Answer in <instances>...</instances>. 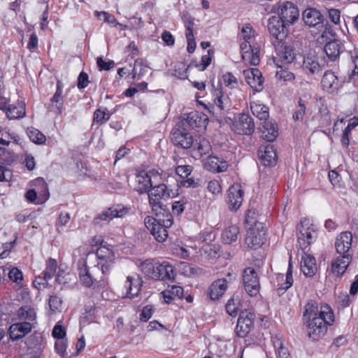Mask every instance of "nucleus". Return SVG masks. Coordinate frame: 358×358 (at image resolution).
Returning <instances> with one entry per match:
<instances>
[{"mask_svg":"<svg viewBox=\"0 0 358 358\" xmlns=\"http://www.w3.org/2000/svg\"><path fill=\"white\" fill-rule=\"evenodd\" d=\"M303 320L308 324V336L318 341L326 334L327 326L332 324L334 317L329 305L322 304L319 308L315 301L310 300L305 306Z\"/></svg>","mask_w":358,"mask_h":358,"instance_id":"f257e3e1","label":"nucleus"},{"mask_svg":"<svg viewBox=\"0 0 358 358\" xmlns=\"http://www.w3.org/2000/svg\"><path fill=\"white\" fill-rule=\"evenodd\" d=\"M155 217L148 215L144 219V224L148 230L158 242H164L168 237L167 229L173 224V217L170 211H165Z\"/></svg>","mask_w":358,"mask_h":358,"instance_id":"f03ea898","label":"nucleus"},{"mask_svg":"<svg viewBox=\"0 0 358 358\" xmlns=\"http://www.w3.org/2000/svg\"><path fill=\"white\" fill-rule=\"evenodd\" d=\"M241 37L244 40L240 46L243 60L251 65H258L260 61L259 48L252 44L255 31L250 24H243L241 28Z\"/></svg>","mask_w":358,"mask_h":358,"instance_id":"7ed1b4c3","label":"nucleus"},{"mask_svg":"<svg viewBox=\"0 0 358 358\" xmlns=\"http://www.w3.org/2000/svg\"><path fill=\"white\" fill-rule=\"evenodd\" d=\"M149 203L154 214L159 215L161 213L169 211L163 201H166L173 194L171 189H169L164 183L152 186L148 191Z\"/></svg>","mask_w":358,"mask_h":358,"instance_id":"20e7f679","label":"nucleus"},{"mask_svg":"<svg viewBox=\"0 0 358 358\" xmlns=\"http://www.w3.org/2000/svg\"><path fill=\"white\" fill-rule=\"evenodd\" d=\"M276 55L273 57V62L278 67L292 63L296 58V52L293 44L287 39L273 43Z\"/></svg>","mask_w":358,"mask_h":358,"instance_id":"39448f33","label":"nucleus"},{"mask_svg":"<svg viewBox=\"0 0 358 358\" xmlns=\"http://www.w3.org/2000/svg\"><path fill=\"white\" fill-rule=\"evenodd\" d=\"M298 243L302 249L306 248L317 238L315 227L307 218L302 220L296 227Z\"/></svg>","mask_w":358,"mask_h":358,"instance_id":"423d86ee","label":"nucleus"},{"mask_svg":"<svg viewBox=\"0 0 358 358\" xmlns=\"http://www.w3.org/2000/svg\"><path fill=\"white\" fill-rule=\"evenodd\" d=\"M243 283L245 292L250 296H257L260 290L259 278L255 269L248 267L243 272Z\"/></svg>","mask_w":358,"mask_h":358,"instance_id":"0eeeda50","label":"nucleus"},{"mask_svg":"<svg viewBox=\"0 0 358 358\" xmlns=\"http://www.w3.org/2000/svg\"><path fill=\"white\" fill-rule=\"evenodd\" d=\"M255 123L252 118L248 114H238L233 120L231 129L240 135H251L255 131Z\"/></svg>","mask_w":358,"mask_h":358,"instance_id":"6e6552de","label":"nucleus"},{"mask_svg":"<svg viewBox=\"0 0 358 358\" xmlns=\"http://www.w3.org/2000/svg\"><path fill=\"white\" fill-rule=\"evenodd\" d=\"M96 257L99 262L94 269H101L103 275L108 274L114 264V252L106 246H101L96 250Z\"/></svg>","mask_w":358,"mask_h":358,"instance_id":"1a4fd4ad","label":"nucleus"},{"mask_svg":"<svg viewBox=\"0 0 358 358\" xmlns=\"http://www.w3.org/2000/svg\"><path fill=\"white\" fill-rule=\"evenodd\" d=\"M324 66L323 59L314 51H310L303 56L302 69L306 74H319Z\"/></svg>","mask_w":358,"mask_h":358,"instance_id":"9d476101","label":"nucleus"},{"mask_svg":"<svg viewBox=\"0 0 358 358\" xmlns=\"http://www.w3.org/2000/svg\"><path fill=\"white\" fill-rule=\"evenodd\" d=\"M171 140L175 145L183 149L189 148L194 142L193 137L187 128L182 124L178 125L171 131Z\"/></svg>","mask_w":358,"mask_h":358,"instance_id":"9b49d317","label":"nucleus"},{"mask_svg":"<svg viewBox=\"0 0 358 358\" xmlns=\"http://www.w3.org/2000/svg\"><path fill=\"white\" fill-rule=\"evenodd\" d=\"M266 231L260 224H255L249 229L245 238V243L251 249L259 248L266 240Z\"/></svg>","mask_w":358,"mask_h":358,"instance_id":"f8f14e48","label":"nucleus"},{"mask_svg":"<svg viewBox=\"0 0 358 358\" xmlns=\"http://www.w3.org/2000/svg\"><path fill=\"white\" fill-rule=\"evenodd\" d=\"M280 20L289 25L298 20L299 11L298 8L292 2L285 1L278 3Z\"/></svg>","mask_w":358,"mask_h":358,"instance_id":"ddd939ff","label":"nucleus"},{"mask_svg":"<svg viewBox=\"0 0 358 358\" xmlns=\"http://www.w3.org/2000/svg\"><path fill=\"white\" fill-rule=\"evenodd\" d=\"M287 24L280 20L278 17H273L269 19L267 27L270 34L274 38V41L272 42L273 43L287 39Z\"/></svg>","mask_w":358,"mask_h":358,"instance_id":"4468645a","label":"nucleus"},{"mask_svg":"<svg viewBox=\"0 0 358 358\" xmlns=\"http://www.w3.org/2000/svg\"><path fill=\"white\" fill-rule=\"evenodd\" d=\"M255 315L251 311L245 310L238 317L236 331L239 337L245 336L253 327Z\"/></svg>","mask_w":358,"mask_h":358,"instance_id":"2eb2a0df","label":"nucleus"},{"mask_svg":"<svg viewBox=\"0 0 358 358\" xmlns=\"http://www.w3.org/2000/svg\"><path fill=\"white\" fill-rule=\"evenodd\" d=\"M344 78L336 76L331 71H327L322 78V86L329 93L337 92L344 84Z\"/></svg>","mask_w":358,"mask_h":358,"instance_id":"dca6fc26","label":"nucleus"},{"mask_svg":"<svg viewBox=\"0 0 358 358\" xmlns=\"http://www.w3.org/2000/svg\"><path fill=\"white\" fill-rule=\"evenodd\" d=\"M33 185L37 188L28 190L25 194L26 199L29 202H34L37 199V194L39 193L42 196L40 202L45 201L49 198V192L47 183L41 178H38L33 181Z\"/></svg>","mask_w":358,"mask_h":358,"instance_id":"f3484780","label":"nucleus"},{"mask_svg":"<svg viewBox=\"0 0 358 358\" xmlns=\"http://www.w3.org/2000/svg\"><path fill=\"white\" fill-rule=\"evenodd\" d=\"M129 212V208L122 204L114 205L103 211L95 219V224H99L100 221H110L113 218L123 217Z\"/></svg>","mask_w":358,"mask_h":358,"instance_id":"a211bd4d","label":"nucleus"},{"mask_svg":"<svg viewBox=\"0 0 358 358\" xmlns=\"http://www.w3.org/2000/svg\"><path fill=\"white\" fill-rule=\"evenodd\" d=\"M243 191L241 186L234 184L227 191V202L230 210H237L242 204L243 200Z\"/></svg>","mask_w":358,"mask_h":358,"instance_id":"6ab92c4d","label":"nucleus"},{"mask_svg":"<svg viewBox=\"0 0 358 358\" xmlns=\"http://www.w3.org/2000/svg\"><path fill=\"white\" fill-rule=\"evenodd\" d=\"M33 328V324L29 322H16L10 326L8 334L12 341H17L30 333Z\"/></svg>","mask_w":358,"mask_h":358,"instance_id":"aec40b11","label":"nucleus"},{"mask_svg":"<svg viewBox=\"0 0 358 358\" xmlns=\"http://www.w3.org/2000/svg\"><path fill=\"white\" fill-rule=\"evenodd\" d=\"M243 75L248 84L255 91L261 92L263 89L264 78L261 71L257 68L244 70Z\"/></svg>","mask_w":358,"mask_h":358,"instance_id":"412c9836","label":"nucleus"},{"mask_svg":"<svg viewBox=\"0 0 358 358\" xmlns=\"http://www.w3.org/2000/svg\"><path fill=\"white\" fill-rule=\"evenodd\" d=\"M259 158L264 166H273L277 162V153L273 145L261 146L258 150Z\"/></svg>","mask_w":358,"mask_h":358,"instance_id":"4be33fe9","label":"nucleus"},{"mask_svg":"<svg viewBox=\"0 0 358 358\" xmlns=\"http://www.w3.org/2000/svg\"><path fill=\"white\" fill-rule=\"evenodd\" d=\"M62 84L60 80L57 82V90L52 97L50 99V103L48 105L47 108L50 112L55 114L60 115L62 113L64 97L62 96Z\"/></svg>","mask_w":358,"mask_h":358,"instance_id":"5701e85b","label":"nucleus"},{"mask_svg":"<svg viewBox=\"0 0 358 358\" xmlns=\"http://www.w3.org/2000/svg\"><path fill=\"white\" fill-rule=\"evenodd\" d=\"M142 283V279L138 275L127 276L124 285L127 297L134 299L141 292Z\"/></svg>","mask_w":358,"mask_h":358,"instance_id":"b1692460","label":"nucleus"},{"mask_svg":"<svg viewBox=\"0 0 358 358\" xmlns=\"http://www.w3.org/2000/svg\"><path fill=\"white\" fill-rule=\"evenodd\" d=\"M303 20L308 26L318 28L322 26L324 17L317 9L308 8L303 12Z\"/></svg>","mask_w":358,"mask_h":358,"instance_id":"393cba45","label":"nucleus"},{"mask_svg":"<svg viewBox=\"0 0 358 358\" xmlns=\"http://www.w3.org/2000/svg\"><path fill=\"white\" fill-rule=\"evenodd\" d=\"M352 235L351 232L344 231L340 234L335 242L336 252L341 255H350Z\"/></svg>","mask_w":358,"mask_h":358,"instance_id":"a878e982","label":"nucleus"},{"mask_svg":"<svg viewBox=\"0 0 358 358\" xmlns=\"http://www.w3.org/2000/svg\"><path fill=\"white\" fill-rule=\"evenodd\" d=\"M208 121V119L205 115L198 112H192L181 124L186 128L189 127L192 129H201L206 127Z\"/></svg>","mask_w":358,"mask_h":358,"instance_id":"bb28decb","label":"nucleus"},{"mask_svg":"<svg viewBox=\"0 0 358 358\" xmlns=\"http://www.w3.org/2000/svg\"><path fill=\"white\" fill-rule=\"evenodd\" d=\"M176 277V271L172 265L166 262L158 264L156 267L153 280H173Z\"/></svg>","mask_w":358,"mask_h":358,"instance_id":"cd10ccee","label":"nucleus"},{"mask_svg":"<svg viewBox=\"0 0 358 358\" xmlns=\"http://www.w3.org/2000/svg\"><path fill=\"white\" fill-rule=\"evenodd\" d=\"M351 261V255H340L331 262V272L337 277L341 276L345 272Z\"/></svg>","mask_w":358,"mask_h":358,"instance_id":"c85d7f7f","label":"nucleus"},{"mask_svg":"<svg viewBox=\"0 0 358 358\" xmlns=\"http://www.w3.org/2000/svg\"><path fill=\"white\" fill-rule=\"evenodd\" d=\"M203 166L206 169L220 173L225 171L228 168V162L222 159H220L215 156H209L204 162Z\"/></svg>","mask_w":358,"mask_h":358,"instance_id":"c756f323","label":"nucleus"},{"mask_svg":"<svg viewBox=\"0 0 358 358\" xmlns=\"http://www.w3.org/2000/svg\"><path fill=\"white\" fill-rule=\"evenodd\" d=\"M261 124L262 126V137L268 142L273 141L278 135L275 122L268 118L265 121L262 122Z\"/></svg>","mask_w":358,"mask_h":358,"instance_id":"7c9ffc66","label":"nucleus"},{"mask_svg":"<svg viewBox=\"0 0 358 358\" xmlns=\"http://www.w3.org/2000/svg\"><path fill=\"white\" fill-rule=\"evenodd\" d=\"M228 287V282L225 278L215 280L208 289V294L212 300H217L222 296Z\"/></svg>","mask_w":358,"mask_h":358,"instance_id":"2f4dec72","label":"nucleus"},{"mask_svg":"<svg viewBox=\"0 0 358 358\" xmlns=\"http://www.w3.org/2000/svg\"><path fill=\"white\" fill-rule=\"evenodd\" d=\"M301 270L306 276H313L317 271L315 257L310 255L304 253L301 259Z\"/></svg>","mask_w":358,"mask_h":358,"instance_id":"473e14b6","label":"nucleus"},{"mask_svg":"<svg viewBox=\"0 0 358 358\" xmlns=\"http://www.w3.org/2000/svg\"><path fill=\"white\" fill-rule=\"evenodd\" d=\"M3 111L10 120L20 119L25 115V105L22 102L17 103V104H10L7 101V103H5Z\"/></svg>","mask_w":358,"mask_h":358,"instance_id":"72a5a7b5","label":"nucleus"},{"mask_svg":"<svg viewBox=\"0 0 358 358\" xmlns=\"http://www.w3.org/2000/svg\"><path fill=\"white\" fill-rule=\"evenodd\" d=\"M135 190L139 194L148 193L152 187L151 178L145 171H141L136 176Z\"/></svg>","mask_w":358,"mask_h":358,"instance_id":"f704fd0d","label":"nucleus"},{"mask_svg":"<svg viewBox=\"0 0 358 358\" xmlns=\"http://www.w3.org/2000/svg\"><path fill=\"white\" fill-rule=\"evenodd\" d=\"M342 43L336 39H332L326 43L324 52L331 61H335L343 51Z\"/></svg>","mask_w":358,"mask_h":358,"instance_id":"c9c22d12","label":"nucleus"},{"mask_svg":"<svg viewBox=\"0 0 358 358\" xmlns=\"http://www.w3.org/2000/svg\"><path fill=\"white\" fill-rule=\"evenodd\" d=\"M193 26L194 22L191 17H188L185 20V36L187 41V50L189 53L194 52L196 46L193 34Z\"/></svg>","mask_w":358,"mask_h":358,"instance_id":"e433bc0d","label":"nucleus"},{"mask_svg":"<svg viewBox=\"0 0 358 358\" xmlns=\"http://www.w3.org/2000/svg\"><path fill=\"white\" fill-rule=\"evenodd\" d=\"M214 98V104L213 106H210L212 108L213 113L215 112H221L227 108L228 104V97L224 96L222 90L220 89L215 90L213 92Z\"/></svg>","mask_w":358,"mask_h":358,"instance_id":"4c0bfd02","label":"nucleus"},{"mask_svg":"<svg viewBox=\"0 0 358 358\" xmlns=\"http://www.w3.org/2000/svg\"><path fill=\"white\" fill-rule=\"evenodd\" d=\"M250 109L252 114L262 122L269 117L268 108L259 101L250 103Z\"/></svg>","mask_w":358,"mask_h":358,"instance_id":"58836bf2","label":"nucleus"},{"mask_svg":"<svg viewBox=\"0 0 358 358\" xmlns=\"http://www.w3.org/2000/svg\"><path fill=\"white\" fill-rule=\"evenodd\" d=\"M162 294L165 303H170L176 297L182 298L183 288L177 285L168 286L167 289L162 292Z\"/></svg>","mask_w":358,"mask_h":358,"instance_id":"ea45409f","label":"nucleus"},{"mask_svg":"<svg viewBox=\"0 0 358 358\" xmlns=\"http://www.w3.org/2000/svg\"><path fill=\"white\" fill-rule=\"evenodd\" d=\"M17 315L18 319L22 320V322H29V324H33L36 320V313L35 310L29 306L20 308L17 310Z\"/></svg>","mask_w":358,"mask_h":358,"instance_id":"a19ab883","label":"nucleus"},{"mask_svg":"<svg viewBox=\"0 0 358 358\" xmlns=\"http://www.w3.org/2000/svg\"><path fill=\"white\" fill-rule=\"evenodd\" d=\"M239 228L236 225H231L223 231L222 238L225 244H231L237 240Z\"/></svg>","mask_w":358,"mask_h":358,"instance_id":"79ce46f5","label":"nucleus"},{"mask_svg":"<svg viewBox=\"0 0 358 358\" xmlns=\"http://www.w3.org/2000/svg\"><path fill=\"white\" fill-rule=\"evenodd\" d=\"M149 66L144 63L143 59H137L134 62V66L132 71V78L139 80L143 77L148 71Z\"/></svg>","mask_w":358,"mask_h":358,"instance_id":"37998d69","label":"nucleus"},{"mask_svg":"<svg viewBox=\"0 0 358 358\" xmlns=\"http://www.w3.org/2000/svg\"><path fill=\"white\" fill-rule=\"evenodd\" d=\"M27 134L29 138L35 144L42 145L46 141L45 136L35 127H28L27 129Z\"/></svg>","mask_w":358,"mask_h":358,"instance_id":"c03bdc74","label":"nucleus"},{"mask_svg":"<svg viewBox=\"0 0 358 358\" xmlns=\"http://www.w3.org/2000/svg\"><path fill=\"white\" fill-rule=\"evenodd\" d=\"M157 265L152 259H146L140 264L139 268L146 277L154 279Z\"/></svg>","mask_w":358,"mask_h":358,"instance_id":"a18cd8bd","label":"nucleus"},{"mask_svg":"<svg viewBox=\"0 0 358 358\" xmlns=\"http://www.w3.org/2000/svg\"><path fill=\"white\" fill-rule=\"evenodd\" d=\"M358 125V117H352L348 122L347 127L343 131L341 138V144L343 147L348 148L350 144V135L351 130Z\"/></svg>","mask_w":358,"mask_h":358,"instance_id":"49530a36","label":"nucleus"},{"mask_svg":"<svg viewBox=\"0 0 358 358\" xmlns=\"http://www.w3.org/2000/svg\"><path fill=\"white\" fill-rule=\"evenodd\" d=\"M220 83L231 90L236 89L238 87V78L230 72H226L222 76Z\"/></svg>","mask_w":358,"mask_h":358,"instance_id":"de8ad7c7","label":"nucleus"},{"mask_svg":"<svg viewBox=\"0 0 358 358\" xmlns=\"http://www.w3.org/2000/svg\"><path fill=\"white\" fill-rule=\"evenodd\" d=\"M173 159L178 164V166L176 168V173L181 178H187L188 176H189L192 171V166L189 165L182 164V159L178 158L177 157H173Z\"/></svg>","mask_w":358,"mask_h":358,"instance_id":"09e8293b","label":"nucleus"},{"mask_svg":"<svg viewBox=\"0 0 358 358\" xmlns=\"http://www.w3.org/2000/svg\"><path fill=\"white\" fill-rule=\"evenodd\" d=\"M180 271L185 276L191 277L201 273V269L194 267L192 264L187 262H182L180 264Z\"/></svg>","mask_w":358,"mask_h":358,"instance_id":"8fccbe9b","label":"nucleus"},{"mask_svg":"<svg viewBox=\"0 0 358 358\" xmlns=\"http://www.w3.org/2000/svg\"><path fill=\"white\" fill-rule=\"evenodd\" d=\"M293 284V277H292V265L291 262V259L289 262L288 268L286 273V279L285 282L282 283L279 287H278V292H282V293H284L286 290H287L289 287H292Z\"/></svg>","mask_w":358,"mask_h":358,"instance_id":"3c124183","label":"nucleus"},{"mask_svg":"<svg viewBox=\"0 0 358 358\" xmlns=\"http://www.w3.org/2000/svg\"><path fill=\"white\" fill-rule=\"evenodd\" d=\"M280 68V70H278L275 73V77L278 80H281L284 83L294 80L295 76L292 72L283 69L282 66Z\"/></svg>","mask_w":358,"mask_h":358,"instance_id":"603ef678","label":"nucleus"},{"mask_svg":"<svg viewBox=\"0 0 358 358\" xmlns=\"http://www.w3.org/2000/svg\"><path fill=\"white\" fill-rule=\"evenodd\" d=\"M57 268V261L52 258H49L46 262L45 269L42 274L45 275L46 278H50L51 280L56 273Z\"/></svg>","mask_w":358,"mask_h":358,"instance_id":"864d4df0","label":"nucleus"},{"mask_svg":"<svg viewBox=\"0 0 358 358\" xmlns=\"http://www.w3.org/2000/svg\"><path fill=\"white\" fill-rule=\"evenodd\" d=\"M306 104L301 98H299L298 101V106L296 110L293 113V119L294 120H301L306 113Z\"/></svg>","mask_w":358,"mask_h":358,"instance_id":"5fc2aeb1","label":"nucleus"},{"mask_svg":"<svg viewBox=\"0 0 358 358\" xmlns=\"http://www.w3.org/2000/svg\"><path fill=\"white\" fill-rule=\"evenodd\" d=\"M197 144L198 145L196 149L200 155H207L211 150L210 142L204 138H200L199 142Z\"/></svg>","mask_w":358,"mask_h":358,"instance_id":"6e6d98bb","label":"nucleus"},{"mask_svg":"<svg viewBox=\"0 0 358 358\" xmlns=\"http://www.w3.org/2000/svg\"><path fill=\"white\" fill-rule=\"evenodd\" d=\"M239 304L238 299L234 298L230 299L226 304V310L231 316H235L238 313Z\"/></svg>","mask_w":358,"mask_h":358,"instance_id":"4d7b16f0","label":"nucleus"},{"mask_svg":"<svg viewBox=\"0 0 358 358\" xmlns=\"http://www.w3.org/2000/svg\"><path fill=\"white\" fill-rule=\"evenodd\" d=\"M110 115L106 113L105 111L97 109L94 113V122L101 124L108 120Z\"/></svg>","mask_w":358,"mask_h":358,"instance_id":"13d9d810","label":"nucleus"},{"mask_svg":"<svg viewBox=\"0 0 358 358\" xmlns=\"http://www.w3.org/2000/svg\"><path fill=\"white\" fill-rule=\"evenodd\" d=\"M97 13V16L99 18V20H103L105 22H108V24H112L113 26H117L118 24H120L116 19L115 18V17L110 14H109L107 12H105V11H101V12H99V13Z\"/></svg>","mask_w":358,"mask_h":358,"instance_id":"bf43d9fd","label":"nucleus"},{"mask_svg":"<svg viewBox=\"0 0 358 358\" xmlns=\"http://www.w3.org/2000/svg\"><path fill=\"white\" fill-rule=\"evenodd\" d=\"M8 278L13 282L20 283L23 280V275L17 268H13L9 271Z\"/></svg>","mask_w":358,"mask_h":358,"instance_id":"052dcab7","label":"nucleus"},{"mask_svg":"<svg viewBox=\"0 0 358 358\" xmlns=\"http://www.w3.org/2000/svg\"><path fill=\"white\" fill-rule=\"evenodd\" d=\"M13 178L11 170L5 166L0 165V182H9Z\"/></svg>","mask_w":358,"mask_h":358,"instance_id":"680f3d73","label":"nucleus"},{"mask_svg":"<svg viewBox=\"0 0 358 358\" xmlns=\"http://www.w3.org/2000/svg\"><path fill=\"white\" fill-rule=\"evenodd\" d=\"M207 188L210 192L215 195L220 194L222 191L221 185L217 180L209 181Z\"/></svg>","mask_w":358,"mask_h":358,"instance_id":"e2e57ef3","label":"nucleus"},{"mask_svg":"<svg viewBox=\"0 0 358 358\" xmlns=\"http://www.w3.org/2000/svg\"><path fill=\"white\" fill-rule=\"evenodd\" d=\"M50 280V279L46 278L45 275H43V276L39 275L35 278V280L33 282V284L36 288H37L38 289H41L48 286V281Z\"/></svg>","mask_w":358,"mask_h":358,"instance_id":"0e129e2a","label":"nucleus"},{"mask_svg":"<svg viewBox=\"0 0 358 358\" xmlns=\"http://www.w3.org/2000/svg\"><path fill=\"white\" fill-rule=\"evenodd\" d=\"M79 278L82 285L86 287H91L94 282L96 281V278L90 272L87 275H82Z\"/></svg>","mask_w":358,"mask_h":358,"instance_id":"69168bd1","label":"nucleus"},{"mask_svg":"<svg viewBox=\"0 0 358 358\" xmlns=\"http://www.w3.org/2000/svg\"><path fill=\"white\" fill-rule=\"evenodd\" d=\"M52 335L55 338L62 339L66 336V331L61 324L57 323L52 329Z\"/></svg>","mask_w":358,"mask_h":358,"instance_id":"338daca9","label":"nucleus"},{"mask_svg":"<svg viewBox=\"0 0 358 358\" xmlns=\"http://www.w3.org/2000/svg\"><path fill=\"white\" fill-rule=\"evenodd\" d=\"M66 348L67 343L65 341L60 340L55 342V348L57 353H59L62 357L66 355Z\"/></svg>","mask_w":358,"mask_h":358,"instance_id":"774afa93","label":"nucleus"}]
</instances>
